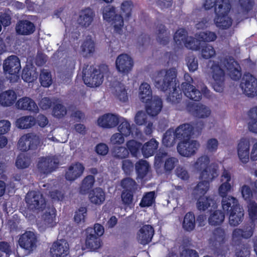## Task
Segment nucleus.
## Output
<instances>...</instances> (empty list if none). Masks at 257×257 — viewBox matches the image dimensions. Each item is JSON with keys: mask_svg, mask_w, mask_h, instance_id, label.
Masks as SVG:
<instances>
[{"mask_svg": "<svg viewBox=\"0 0 257 257\" xmlns=\"http://www.w3.org/2000/svg\"><path fill=\"white\" fill-rule=\"evenodd\" d=\"M177 76V71L175 68L161 69L157 72L155 85L158 89L167 93V101L174 104L180 103L182 100V92L191 100L195 101L201 100L202 92L190 83L183 82L181 89Z\"/></svg>", "mask_w": 257, "mask_h": 257, "instance_id": "f257e3e1", "label": "nucleus"}, {"mask_svg": "<svg viewBox=\"0 0 257 257\" xmlns=\"http://www.w3.org/2000/svg\"><path fill=\"white\" fill-rule=\"evenodd\" d=\"M139 97L142 102L145 103L146 111L148 115L152 116L157 115L162 110L163 102L159 97L152 99V90L147 83H143L140 86Z\"/></svg>", "mask_w": 257, "mask_h": 257, "instance_id": "f03ea898", "label": "nucleus"}, {"mask_svg": "<svg viewBox=\"0 0 257 257\" xmlns=\"http://www.w3.org/2000/svg\"><path fill=\"white\" fill-rule=\"evenodd\" d=\"M221 204L223 211L229 215V222L231 226H236L242 221L244 210L236 198L231 196H223Z\"/></svg>", "mask_w": 257, "mask_h": 257, "instance_id": "7ed1b4c3", "label": "nucleus"}, {"mask_svg": "<svg viewBox=\"0 0 257 257\" xmlns=\"http://www.w3.org/2000/svg\"><path fill=\"white\" fill-rule=\"evenodd\" d=\"M203 180L198 183L193 191L194 197L197 198L196 206L200 211H205L211 204L212 206L216 204L214 197L204 196L209 188L210 182L212 180Z\"/></svg>", "mask_w": 257, "mask_h": 257, "instance_id": "20e7f679", "label": "nucleus"}, {"mask_svg": "<svg viewBox=\"0 0 257 257\" xmlns=\"http://www.w3.org/2000/svg\"><path fill=\"white\" fill-rule=\"evenodd\" d=\"M248 212L251 221L246 223L243 229L235 228L232 232L234 239H248L253 234L255 228V221L257 220V204L252 202L248 204Z\"/></svg>", "mask_w": 257, "mask_h": 257, "instance_id": "39448f33", "label": "nucleus"}, {"mask_svg": "<svg viewBox=\"0 0 257 257\" xmlns=\"http://www.w3.org/2000/svg\"><path fill=\"white\" fill-rule=\"evenodd\" d=\"M210 159L204 155L198 158L194 164L195 168L200 172V178L213 180L218 176L217 167L209 165Z\"/></svg>", "mask_w": 257, "mask_h": 257, "instance_id": "423d86ee", "label": "nucleus"}, {"mask_svg": "<svg viewBox=\"0 0 257 257\" xmlns=\"http://www.w3.org/2000/svg\"><path fill=\"white\" fill-rule=\"evenodd\" d=\"M227 239L226 233L221 227H216L212 230L209 242L216 249L218 256L220 254V257H226L229 250L228 247L224 246Z\"/></svg>", "mask_w": 257, "mask_h": 257, "instance_id": "0eeeda50", "label": "nucleus"}, {"mask_svg": "<svg viewBox=\"0 0 257 257\" xmlns=\"http://www.w3.org/2000/svg\"><path fill=\"white\" fill-rule=\"evenodd\" d=\"M21 69L20 60L16 55L10 56L4 61V72L6 74L9 75V79L11 83H15L18 81Z\"/></svg>", "mask_w": 257, "mask_h": 257, "instance_id": "6e6552de", "label": "nucleus"}, {"mask_svg": "<svg viewBox=\"0 0 257 257\" xmlns=\"http://www.w3.org/2000/svg\"><path fill=\"white\" fill-rule=\"evenodd\" d=\"M83 80L84 83L90 87H97L103 81V73L99 69L91 65L86 66L83 70Z\"/></svg>", "mask_w": 257, "mask_h": 257, "instance_id": "1a4fd4ad", "label": "nucleus"}, {"mask_svg": "<svg viewBox=\"0 0 257 257\" xmlns=\"http://www.w3.org/2000/svg\"><path fill=\"white\" fill-rule=\"evenodd\" d=\"M102 15L103 19L113 27L114 32L120 34L122 31L124 20L121 15L116 14L115 7L108 6L104 8Z\"/></svg>", "mask_w": 257, "mask_h": 257, "instance_id": "9d476101", "label": "nucleus"}, {"mask_svg": "<svg viewBox=\"0 0 257 257\" xmlns=\"http://www.w3.org/2000/svg\"><path fill=\"white\" fill-rule=\"evenodd\" d=\"M220 63L226 69L231 79L235 81L240 79L242 74L240 65L233 57H225L220 60Z\"/></svg>", "mask_w": 257, "mask_h": 257, "instance_id": "9b49d317", "label": "nucleus"}, {"mask_svg": "<svg viewBox=\"0 0 257 257\" xmlns=\"http://www.w3.org/2000/svg\"><path fill=\"white\" fill-rule=\"evenodd\" d=\"M240 86L246 96L253 97L257 92V79L250 73H245Z\"/></svg>", "mask_w": 257, "mask_h": 257, "instance_id": "f8f14e48", "label": "nucleus"}, {"mask_svg": "<svg viewBox=\"0 0 257 257\" xmlns=\"http://www.w3.org/2000/svg\"><path fill=\"white\" fill-rule=\"evenodd\" d=\"M211 69L212 78L214 80L213 88L216 92H221L224 88V70L221 68L218 63H215L212 64Z\"/></svg>", "mask_w": 257, "mask_h": 257, "instance_id": "ddd939ff", "label": "nucleus"}, {"mask_svg": "<svg viewBox=\"0 0 257 257\" xmlns=\"http://www.w3.org/2000/svg\"><path fill=\"white\" fill-rule=\"evenodd\" d=\"M39 143L38 137L32 134H27L21 137L18 143V147L21 151L27 152L37 149Z\"/></svg>", "mask_w": 257, "mask_h": 257, "instance_id": "4468645a", "label": "nucleus"}, {"mask_svg": "<svg viewBox=\"0 0 257 257\" xmlns=\"http://www.w3.org/2000/svg\"><path fill=\"white\" fill-rule=\"evenodd\" d=\"M58 165L57 159L54 157H46L40 159L37 167L41 174L47 175L55 171Z\"/></svg>", "mask_w": 257, "mask_h": 257, "instance_id": "2eb2a0df", "label": "nucleus"}, {"mask_svg": "<svg viewBox=\"0 0 257 257\" xmlns=\"http://www.w3.org/2000/svg\"><path fill=\"white\" fill-rule=\"evenodd\" d=\"M198 146L197 141H184L178 143L177 149L180 155L189 157L195 154Z\"/></svg>", "mask_w": 257, "mask_h": 257, "instance_id": "dca6fc26", "label": "nucleus"}, {"mask_svg": "<svg viewBox=\"0 0 257 257\" xmlns=\"http://www.w3.org/2000/svg\"><path fill=\"white\" fill-rule=\"evenodd\" d=\"M117 71L124 74H127L133 68L134 62L132 58L126 54L119 55L115 61Z\"/></svg>", "mask_w": 257, "mask_h": 257, "instance_id": "f3484780", "label": "nucleus"}, {"mask_svg": "<svg viewBox=\"0 0 257 257\" xmlns=\"http://www.w3.org/2000/svg\"><path fill=\"white\" fill-rule=\"evenodd\" d=\"M186 108L193 115L198 118L207 117L211 113V110L208 107L200 103L188 102Z\"/></svg>", "mask_w": 257, "mask_h": 257, "instance_id": "a211bd4d", "label": "nucleus"}, {"mask_svg": "<svg viewBox=\"0 0 257 257\" xmlns=\"http://www.w3.org/2000/svg\"><path fill=\"white\" fill-rule=\"evenodd\" d=\"M95 16V12L89 7L81 10L79 12L77 23L82 28L89 27L94 21Z\"/></svg>", "mask_w": 257, "mask_h": 257, "instance_id": "6ab92c4d", "label": "nucleus"}, {"mask_svg": "<svg viewBox=\"0 0 257 257\" xmlns=\"http://www.w3.org/2000/svg\"><path fill=\"white\" fill-rule=\"evenodd\" d=\"M118 115L107 113L99 117L97 119L98 125L104 128H110L116 126L119 122Z\"/></svg>", "mask_w": 257, "mask_h": 257, "instance_id": "aec40b11", "label": "nucleus"}, {"mask_svg": "<svg viewBox=\"0 0 257 257\" xmlns=\"http://www.w3.org/2000/svg\"><path fill=\"white\" fill-rule=\"evenodd\" d=\"M26 202L31 209L40 210L45 207V200L42 196L36 192L28 193L26 197Z\"/></svg>", "mask_w": 257, "mask_h": 257, "instance_id": "412c9836", "label": "nucleus"}, {"mask_svg": "<svg viewBox=\"0 0 257 257\" xmlns=\"http://www.w3.org/2000/svg\"><path fill=\"white\" fill-rule=\"evenodd\" d=\"M154 234V229L149 224L143 225L138 231L137 238L139 243L146 245L150 243Z\"/></svg>", "mask_w": 257, "mask_h": 257, "instance_id": "4be33fe9", "label": "nucleus"}, {"mask_svg": "<svg viewBox=\"0 0 257 257\" xmlns=\"http://www.w3.org/2000/svg\"><path fill=\"white\" fill-rule=\"evenodd\" d=\"M193 134V126L190 123H185L178 126L174 132L177 140L181 141H189Z\"/></svg>", "mask_w": 257, "mask_h": 257, "instance_id": "5701e85b", "label": "nucleus"}, {"mask_svg": "<svg viewBox=\"0 0 257 257\" xmlns=\"http://www.w3.org/2000/svg\"><path fill=\"white\" fill-rule=\"evenodd\" d=\"M15 30L17 34L28 36L32 34L35 31V26L33 23L28 20H21L18 21Z\"/></svg>", "mask_w": 257, "mask_h": 257, "instance_id": "b1692460", "label": "nucleus"}, {"mask_svg": "<svg viewBox=\"0 0 257 257\" xmlns=\"http://www.w3.org/2000/svg\"><path fill=\"white\" fill-rule=\"evenodd\" d=\"M50 252L52 257H66L69 253L68 244L62 240L56 241L53 243Z\"/></svg>", "mask_w": 257, "mask_h": 257, "instance_id": "393cba45", "label": "nucleus"}, {"mask_svg": "<svg viewBox=\"0 0 257 257\" xmlns=\"http://www.w3.org/2000/svg\"><path fill=\"white\" fill-rule=\"evenodd\" d=\"M36 240L37 238L34 232L26 231L20 237L19 244L22 248L31 250L35 246Z\"/></svg>", "mask_w": 257, "mask_h": 257, "instance_id": "a878e982", "label": "nucleus"}, {"mask_svg": "<svg viewBox=\"0 0 257 257\" xmlns=\"http://www.w3.org/2000/svg\"><path fill=\"white\" fill-rule=\"evenodd\" d=\"M84 170L83 165L77 162L72 164L66 170L65 177V179L70 181H73L81 176Z\"/></svg>", "mask_w": 257, "mask_h": 257, "instance_id": "bb28decb", "label": "nucleus"}, {"mask_svg": "<svg viewBox=\"0 0 257 257\" xmlns=\"http://www.w3.org/2000/svg\"><path fill=\"white\" fill-rule=\"evenodd\" d=\"M249 142L245 138H241L238 144L237 154L240 161L246 164L249 161Z\"/></svg>", "mask_w": 257, "mask_h": 257, "instance_id": "cd10ccee", "label": "nucleus"}, {"mask_svg": "<svg viewBox=\"0 0 257 257\" xmlns=\"http://www.w3.org/2000/svg\"><path fill=\"white\" fill-rule=\"evenodd\" d=\"M16 105L20 109L28 110L34 113H37L39 111L36 103L29 97H24L19 99Z\"/></svg>", "mask_w": 257, "mask_h": 257, "instance_id": "c85d7f7f", "label": "nucleus"}, {"mask_svg": "<svg viewBox=\"0 0 257 257\" xmlns=\"http://www.w3.org/2000/svg\"><path fill=\"white\" fill-rule=\"evenodd\" d=\"M17 94L13 90L9 89L0 93V104L3 106L13 105L17 99Z\"/></svg>", "mask_w": 257, "mask_h": 257, "instance_id": "c756f323", "label": "nucleus"}, {"mask_svg": "<svg viewBox=\"0 0 257 257\" xmlns=\"http://www.w3.org/2000/svg\"><path fill=\"white\" fill-rule=\"evenodd\" d=\"M85 246L87 249L95 251L102 245V241L99 237L94 233H86Z\"/></svg>", "mask_w": 257, "mask_h": 257, "instance_id": "7c9ffc66", "label": "nucleus"}, {"mask_svg": "<svg viewBox=\"0 0 257 257\" xmlns=\"http://www.w3.org/2000/svg\"><path fill=\"white\" fill-rule=\"evenodd\" d=\"M159 147V142L155 139H152L142 146V153L145 158L153 156Z\"/></svg>", "mask_w": 257, "mask_h": 257, "instance_id": "2f4dec72", "label": "nucleus"}, {"mask_svg": "<svg viewBox=\"0 0 257 257\" xmlns=\"http://www.w3.org/2000/svg\"><path fill=\"white\" fill-rule=\"evenodd\" d=\"M156 39L158 43L163 45H167L169 42L170 39V31L163 24H160L157 26Z\"/></svg>", "mask_w": 257, "mask_h": 257, "instance_id": "473e14b6", "label": "nucleus"}, {"mask_svg": "<svg viewBox=\"0 0 257 257\" xmlns=\"http://www.w3.org/2000/svg\"><path fill=\"white\" fill-rule=\"evenodd\" d=\"M89 198L91 203L95 205H101L105 199V192L101 188H95L89 192Z\"/></svg>", "mask_w": 257, "mask_h": 257, "instance_id": "72a5a7b5", "label": "nucleus"}, {"mask_svg": "<svg viewBox=\"0 0 257 257\" xmlns=\"http://www.w3.org/2000/svg\"><path fill=\"white\" fill-rule=\"evenodd\" d=\"M135 169L137 177L139 179H143L149 172L150 166L147 161L141 159L136 163Z\"/></svg>", "mask_w": 257, "mask_h": 257, "instance_id": "f704fd0d", "label": "nucleus"}, {"mask_svg": "<svg viewBox=\"0 0 257 257\" xmlns=\"http://www.w3.org/2000/svg\"><path fill=\"white\" fill-rule=\"evenodd\" d=\"M196 226V219L194 213L189 211L186 213L182 222V227L186 231H193Z\"/></svg>", "mask_w": 257, "mask_h": 257, "instance_id": "c9c22d12", "label": "nucleus"}, {"mask_svg": "<svg viewBox=\"0 0 257 257\" xmlns=\"http://www.w3.org/2000/svg\"><path fill=\"white\" fill-rule=\"evenodd\" d=\"M214 8L216 16L227 15L230 10L231 5L228 0H218L216 6Z\"/></svg>", "mask_w": 257, "mask_h": 257, "instance_id": "e433bc0d", "label": "nucleus"}, {"mask_svg": "<svg viewBox=\"0 0 257 257\" xmlns=\"http://www.w3.org/2000/svg\"><path fill=\"white\" fill-rule=\"evenodd\" d=\"M95 182V178L93 175L86 176L82 181L79 192L82 194H86L90 192Z\"/></svg>", "mask_w": 257, "mask_h": 257, "instance_id": "4c0bfd02", "label": "nucleus"}, {"mask_svg": "<svg viewBox=\"0 0 257 257\" xmlns=\"http://www.w3.org/2000/svg\"><path fill=\"white\" fill-rule=\"evenodd\" d=\"M214 23L218 28L225 30L229 28L231 26L232 20L228 15H221L215 17Z\"/></svg>", "mask_w": 257, "mask_h": 257, "instance_id": "58836bf2", "label": "nucleus"}, {"mask_svg": "<svg viewBox=\"0 0 257 257\" xmlns=\"http://www.w3.org/2000/svg\"><path fill=\"white\" fill-rule=\"evenodd\" d=\"M224 218V213L221 210H216L210 214L208 218V222L211 225L217 226L221 224Z\"/></svg>", "mask_w": 257, "mask_h": 257, "instance_id": "ea45409f", "label": "nucleus"}, {"mask_svg": "<svg viewBox=\"0 0 257 257\" xmlns=\"http://www.w3.org/2000/svg\"><path fill=\"white\" fill-rule=\"evenodd\" d=\"M248 115L250 119L248 124V130L250 132L257 134V106L250 108Z\"/></svg>", "mask_w": 257, "mask_h": 257, "instance_id": "a19ab883", "label": "nucleus"}, {"mask_svg": "<svg viewBox=\"0 0 257 257\" xmlns=\"http://www.w3.org/2000/svg\"><path fill=\"white\" fill-rule=\"evenodd\" d=\"M240 192L242 198L248 204L252 202H255L253 200L254 197L257 199V197L254 194V189L252 190L248 185H242L240 188Z\"/></svg>", "mask_w": 257, "mask_h": 257, "instance_id": "79ce46f5", "label": "nucleus"}, {"mask_svg": "<svg viewBox=\"0 0 257 257\" xmlns=\"http://www.w3.org/2000/svg\"><path fill=\"white\" fill-rule=\"evenodd\" d=\"M126 149L132 157H137L142 150V144L135 140H130L126 143Z\"/></svg>", "mask_w": 257, "mask_h": 257, "instance_id": "37998d69", "label": "nucleus"}, {"mask_svg": "<svg viewBox=\"0 0 257 257\" xmlns=\"http://www.w3.org/2000/svg\"><path fill=\"white\" fill-rule=\"evenodd\" d=\"M16 123L17 126L20 128H29L35 124V119L32 116H24L18 119Z\"/></svg>", "mask_w": 257, "mask_h": 257, "instance_id": "c03bdc74", "label": "nucleus"}, {"mask_svg": "<svg viewBox=\"0 0 257 257\" xmlns=\"http://www.w3.org/2000/svg\"><path fill=\"white\" fill-rule=\"evenodd\" d=\"M188 38V33L184 28L178 29L175 32L173 38L176 44L179 47L184 45Z\"/></svg>", "mask_w": 257, "mask_h": 257, "instance_id": "a18cd8bd", "label": "nucleus"}, {"mask_svg": "<svg viewBox=\"0 0 257 257\" xmlns=\"http://www.w3.org/2000/svg\"><path fill=\"white\" fill-rule=\"evenodd\" d=\"M38 73L32 67H24L22 73V78L26 82H33L36 80Z\"/></svg>", "mask_w": 257, "mask_h": 257, "instance_id": "49530a36", "label": "nucleus"}, {"mask_svg": "<svg viewBox=\"0 0 257 257\" xmlns=\"http://www.w3.org/2000/svg\"><path fill=\"white\" fill-rule=\"evenodd\" d=\"M242 239L237 240L232 238L233 241L237 242L235 248V256L236 257H248L250 254V251L245 244L241 242Z\"/></svg>", "mask_w": 257, "mask_h": 257, "instance_id": "de8ad7c7", "label": "nucleus"}, {"mask_svg": "<svg viewBox=\"0 0 257 257\" xmlns=\"http://www.w3.org/2000/svg\"><path fill=\"white\" fill-rule=\"evenodd\" d=\"M56 210L55 208L46 211L43 215L45 224L48 226L52 227L56 225Z\"/></svg>", "mask_w": 257, "mask_h": 257, "instance_id": "09e8293b", "label": "nucleus"}, {"mask_svg": "<svg viewBox=\"0 0 257 257\" xmlns=\"http://www.w3.org/2000/svg\"><path fill=\"white\" fill-rule=\"evenodd\" d=\"M134 7L133 3L131 1H124L121 5V10L122 14L124 17L125 23H127L132 19V10Z\"/></svg>", "mask_w": 257, "mask_h": 257, "instance_id": "8fccbe9b", "label": "nucleus"}, {"mask_svg": "<svg viewBox=\"0 0 257 257\" xmlns=\"http://www.w3.org/2000/svg\"><path fill=\"white\" fill-rule=\"evenodd\" d=\"M196 36L200 41L204 42H213L217 38L216 33L209 31L200 32L196 34Z\"/></svg>", "mask_w": 257, "mask_h": 257, "instance_id": "3c124183", "label": "nucleus"}, {"mask_svg": "<svg viewBox=\"0 0 257 257\" xmlns=\"http://www.w3.org/2000/svg\"><path fill=\"white\" fill-rule=\"evenodd\" d=\"M119 122L118 130L120 133L125 137L129 136L133 133L132 128L128 121L123 117H120Z\"/></svg>", "mask_w": 257, "mask_h": 257, "instance_id": "603ef678", "label": "nucleus"}, {"mask_svg": "<svg viewBox=\"0 0 257 257\" xmlns=\"http://www.w3.org/2000/svg\"><path fill=\"white\" fill-rule=\"evenodd\" d=\"M155 201V193L154 191L146 193L143 197L140 206L141 207L151 206Z\"/></svg>", "mask_w": 257, "mask_h": 257, "instance_id": "864d4df0", "label": "nucleus"}, {"mask_svg": "<svg viewBox=\"0 0 257 257\" xmlns=\"http://www.w3.org/2000/svg\"><path fill=\"white\" fill-rule=\"evenodd\" d=\"M112 155L115 159H123L128 157L129 152L124 147H117L113 149Z\"/></svg>", "mask_w": 257, "mask_h": 257, "instance_id": "5fc2aeb1", "label": "nucleus"}, {"mask_svg": "<svg viewBox=\"0 0 257 257\" xmlns=\"http://www.w3.org/2000/svg\"><path fill=\"white\" fill-rule=\"evenodd\" d=\"M30 163V158L24 154L19 155L16 161V166L18 169L27 168Z\"/></svg>", "mask_w": 257, "mask_h": 257, "instance_id": "6e6d98bb", "label": "nucleus"}, {"mask_svg": "<svg viewBox=\"0 0 257 257\" xmlns=\"http://www.w3.org/2000/svg\"><path fill=\"white\" fill-rule=\"evenodd\" d=\"M82 51L85 54V57L92 54L95 50V44L91 40L85 41L81 45Z\"/></svg>", "mask_w": 257, "mask_h": 257, "instance_id": "4d7b16f0", "label": "nucleus"}, {"mask_svg": "<svg viewBox=\"0 0 257 257\" xmlns=\"http://www.w3.org/2000/svg\"><path fill=\"white\" fill-rule=\"evenodd\" d=\"M121 186L123 189V190L135 192L137 188L136 181L131 178H125L121 181Z\"/></svg>", "mask_w": 257, "mask_h": 257, "instance_id": "13d9d810", "label": "nucleus"}, {"mask_svg": "<svg viewBox=\"0 0 257 257\" xmlns=\"http://www.w3.org/2000/svg\"><path fill=\"white\" fill-rule=\"evenodd\" d=\"M215 54L216 52L213 46L206 44L202 47L201 55L203 59H209L213 57Z\"/></svg>", "mask_w": 257, "mask_h": 257, "instance_id": "bf43d9fd", "label": "nucleus"}, {"mask_svg": "<svg viewBox=\"0 0 257 257\" xmlns=\"http://www.w3.org/2000/svg\"><path fill=\"white\" fill-rule=\"evenodd\" d=\"M39 79L41 85L44 87H49L52 83L51 74L46 70L41 71Z\"/></svg>", "mask_w": 257, "mask_h": 257, "instance_id": "052dcab7", "label": "nucleus"}, {"mask_svg": "<svg viewBox=\"0 0 257 257\" xmlns=\"http://www.w3.org/2000/svg\"><path fill=\"white\" fill-rule=\"evenodd\" d=\"M176 139L174 136V132L173 134L171 131H167L163 135L162 138V144L166 147H170L174 145L175 143V140Z\"/></svg>", "mask_w": 257, "mask_h": 257, "instance_id": "680f3d73", "label": "nucleus"}, {"mask_svg": "<svg viewBox=\"0 0 257 257\" xmlns=\"http://www.w3.org/2000/svg\"><path fill=\"white\" fill-rule=\"evenodd\" d=\"M87 208L85 207H80L77 211H75L74 220L77 223H79L81 222H84L85 219L87 216Z\"/></svg>", "mask_w": 257, "mask_h": 257, "instance_id": "e2e57ef3", "label": "nucleus"}, {"mask_svg": "<svg viewBox=\"0 0 257 257\" xmlns=\"http://www.w3.org/2000/svg\"><path fill=\"white\" fill-rule=\"evenodd\" d=\"M168 156V153L161 149L155 157L154 165L157 169L161 167L164 162L165 158Z\"/></svg>", "mask_w": 257, "mask_h": 257, "instance_id": "0e129e2a", "label": "nucleus"}, {"mask_svg": "<svg viewBox=\"0 0 257 257\" xmlns=\"http://www.w3.org/2000/svg\"><path fill=\"white\" fill-rule=\"evenodd\" d=\"M67 113L66 107L62 104L57 103L55 104L53 108V115L58 118L64 116Z\"/></svg>", "mask_w": 257, "mask_h": 257, "instance_id": "69168bd1", "label": "nucleus"}, {"mask_svg": "<svg viewBox=\"0 0 257 257\" xmlns=\"http://www.w3.org/2000/svg\"><path fill=\"white\" fill-rule=\"evenodd\" d=\"M238 2L242 12L245 14L252 11L254 5L253 0H239Z\"/></svg>", "mask_w": 257, "mask_h": 257, "instance_id": "338daca9", "label": "nucleus"}, {"mask_svg": "<svg viewBox=\"0 0 257 257\" xmlns=\"http://www.w3.org/2000/svg\"><path fill=\"white\" fill-rule=\"evenodd\" d=\"M200 41L198 39L190 37L188 38L184 46L189 49L197 51L200 50Z\"/></svg>", "mask_w": 257, "mask_h": 257, "instance_id": "774afa93", "label": "nucleus"}]
</instances>
